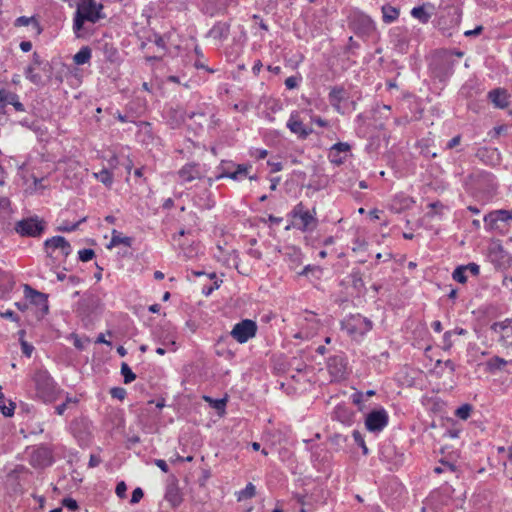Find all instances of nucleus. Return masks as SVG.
<instances>
[{
    "label": "nucleus",
    "instance_id": "nucleus-1",
    "mask_svg": "<svg viewBox=\"0 0 512 512\" xmlns=\"http://www.w3.org/2000/svg\"><path fill=\"white\" fill-rule=\"evenodd\" d=\"M103 8V5L96 0H79L73 18V31L76 37L82 36L86 22L95 24L106 17Z\"/></svg>",
    "mask_w": 512,
    "mask_h": 512
},
{
    "label": "nucleus",
    "instance_id": "nucleus-2",
    "mask_svg": "<svg viewBox=\"0 0 512 512\" xmlns=\"http://www.w3.org/2000/svg\"><path fill=\"white\" fill-rule=\"evenodd\" d=\"M36 397L44 403L55 402L61 389L50 373L45 369H38L32 376Z\"/></svg>",
    "mask_w": 512,
    "mask_h": 512
},
{
    "label": "nucleus",
    "instance_id": "nucleus-3",
    "mask_svg": "<svg viewBox=\"0 0 512 512\" xmlns=\"http://www.w3.org/2000/svg\"><path fill=\"white\" fill-rule=\"evenodd\" d=\"M340 327L351 340L361 342L373 329V322L359 313L349 314L342 319Z\"/></svg>",
    "mask_w": 512,
    "mask_h": 512
},
{
    "label": "nucleus",
    "instance_id": "nucleus-4",
    "mask_svg": "<svg viewBox=\"0 0 512 512\" xmlns=\"http://www.w3.org/2000/svg\"><path fill=\"white\" fill-rule=\"evenodd\" d=\"M289 216L292 218V227L303 233L314 231L319 224L316 208L308 209L303 202L297 203Z\"/></svg>",
    "mask_w": 512,
    "mask_h": 512
},
{
    "label": "nucleus",
    "instance_id": "nucleus-5",
    "mask_svg": "<svg viewBox=\"0 0 512 512\" xmlns=\"http://www.w3.org/2000/svg\"><path fill=\"white\" fill-rule=\"evenodd\" d=\"M349 26L357 36L368 38L376 30L372 18L359 10H354L349 15Z\"/></svg>",
    "mask_w": 512,
    "mask_h": 512
},
{
    "label": "nucleus",
    "instance_id": "nucleus-6",
    "mask_svg": "<svg viewBox=\"0 0 512 512\" xmlns=\"http://www.w3.org/2000/svg\"><path fill=\"white\" fill-rule=\"evenodd\" d=\"M238 5V0H200L199 9L204 15L215 17L227 14L229 8H236Z\"/></svg>",
    "mask_w": 512,
    "mask_h": 512
},
{
    "label": "nucleus",
    "instance_id": "nucleus-7",
    "mask_svg": "<svg viewBox=\"0 0 512 512\" xmlns=\"http://www.w3.org/2000/svg\"><path fill=\"white\" fill-rule=\"evenodd\" d=\"M258 326L254 320L243 319L236 323L231 332V337L239 344H244L257 334Z\"/></svg>",
    "mask_w": 512,
    "mask_h": 512
},
{
    "label": "nucleus",
    "instance_id": "nucleus-8",
    "mask_svg": "<svg viewBox=\"0 0 512 512\" xmlns=\"http://www.w3.org/2000/svg\"><path fill=\"white\" fill-rule=\"evenodd\" d=\"M14 229L22 237H39L45 230V222L38 217H30L18 221Z\"/></svg>",
    "mask_w": 512,
    "mask_h": 512
},
{
    "label": "nucleus",
    "instance_id": "nucleus-9",
    "mask_svg": "<svg viewBox=\"0 0 512 512\" xmlns=\"http://www.w3.org/2000/svg\"><path fill=\"white\" fill-rule=\"evenodd\" d=\"M300 330L294 335L298 339H310L321 329L322 324L313 312H306L299 322Z\"/></svg>",
    "mask_w": 512,
    "mask_h": 512
},
{
    "label": "nucleus",
    "instance_id": "nucleus-10",
    "mask_svg": "<svg viewBox=\"0 0 512 512\" xmlns=\"http://www.w3.org/2000/svg\"><path fill=\"white\" fill-rule=\"evenodd\" d=\"M23 290L24 298L30 305L35 306L41 312V315L48 313L49 305L46 294L33 289L28 284L23 285Z\"/></svg>",
    "mask_w": 512,
    "mask_h": 512
},
{
    "label": "nucleus",
    "instance_id": "nucleus-11",
    "mask_svg": "<svg viewBox=\"0 0 512 512\" xmlns=\"http://www.w3.org/2000/svg\"><path fill=\"white\" fill-rule=\"evenodd\" d=\"M455 61L451 59V53H441L439 63L432 66V73L434 77L440 81L448 79L454 71Z\"/></svg>",
    "mask_w": 512,
    "mask_h": 512
},
{
    "label": "nucleus",
    "instance_id": "nucleus-12",
    "mask_svg": "<svg viewBox=\"0 0 512 512\" xmlns=\"http://www.w3.org/2000/svg\"><path fill=\"white\" fill-rule=\"evenodd\" d=\"M388 413L384 408L369 412L365 419V427L370 432H380L388 425Z\"/></svg>",
    "mask_w": 512,
    "mask_h": 512
},
{
    "label": "nucleus",
    "instance_id": "nucleus-13",
    "mask_svg": "<svg viewBox=\"0 0 512 512\" xmlns=\"http://www.w3.org/2000/svg\"><path fill=\"white\" fill-rule=\"evenodd\" d=\"M177 177L181 185L190 183L194 180H200L204 177V170L201 165L196 162H189L183 165L177 171Z\"/></svg>",
    "mask_w": 512,
    "mask_h": 512
},
{
    "label": "nucleus",
    "instance_id": "nucleus-14",
    "mask_svg": "<svg viewBox=\"0 0 512 512\" xmlns=\"http://www.w3.org/2000/svg\"><path fill=\"white\" fill-rule=\"evenodd\" d=\"M44 248L45 252L49 256H52L56 250H59L62 257L67 258L72 252L70 243L62 236H54L46 239L44 242Z\"/></svg>",
    "mask_w": 512,
    "mask_h": 512
},
{
    "label": "nucleus",
    "instance_id": "nucleus-15",
    "mask_svg": "<svg viewBox=\"0 0 512 512\" xmlns=\"http://www.w3.org/2000/svg\"><path fill=\"white\" fill-rule=\"evenodd\" d=\"M286 126L291 133L295 134L299 139L302 140H305L313 132L310 127L306 126L302 122L299 112L297 111L291 112Z\"/></svg>",
    "mask_w": 512,
    "mask_h": 512
},
{
    "label": "nucleus",
    "instance_id": "nucleus-16",
    "mask_svg": "<svg viewBox=\"0 0 512 512\" xmlns=\"http://www.w3.org/2000/svg\"><path fill=\"white\" fill-rule=\"evenodd\" d=\"M448 20L445 15H441L438 25L443 31H450L456 28L461 21L462 12L457 6H451L447 10Z\"/></svg>",
    "mask_w": 512,
    "mask_h": 512
},
{
    "label": "nucleus",
    "instance_id": "nucleus-17",
    "mask_svg": "<svg viewBox=\"0 0 512 512\" xmlns=\"http://www.w3.org/2000/svg\"><path fill=\"white\" fill-rule=\"evenodd\" d=\"M499 221L500 222L512 221V209L511 210H505V209L494 210L484 216V222L488 226L489 229H497L498 228L497 223Z\"/></svg>",
    "mask_w": 512,
    "mask_h": 512
},
{
    "label": "nucleus",
    "instance_id": "nucleus-18",
    "mask_svg": "<svg viewBox=\"0 0 512 512\" xmlns=\"http://www.w3.org/2000/svg\"><path fill=\"white\" fill-rule=\"evenodd\" d=\"M350 149L351 146L347 142H338L332 145L328 156L331 163L336 165L343 164Z\"/></svg>",
    "mask_w": 512,
    "mask_h": 512
},
{
    "label": "nucleus",
    "instance_id": "nucleus-19",
    "mask_svg": "<svg viewBox=\"0 0 512 512\" xmlns=\"http://www.w3.org/2000/svg\"><path fill=\"white\" fill-rule=\"evenodd\" d=\"M348 98L347 92L342 86H334L328 94L330 105L338 112L343 113L341 103Z\"/></svg>",
    "mask_w": 512,
    "mask_h": 512
},
{
    "label": "nucleus",
    "instance_id": "nucleus-20",
    "mask_svg": "<svg viewBox=\"0 0 512 512\" xmlns=\"http://www.w3.org/2000/svg\"><path fill=\"white\" fill-rule=\"evenodd\" d=\"M230 22L217 21L208 31L207 36L214 40L223 42L228 39L230 34Z\"/></svg>",
    "mask_w": 512,
    "mask_h": 512
},
{
    "label": "nucleus",
    "instance_id": "nucleus-21",
    "mask_svg": "<svg viewBox=\"0 0 512 512\" xmlns=\"http://www.w3.org/2000/svg\"><path fill=\"white\" fill-rule=\"evenodd\" d=\"M8 104L12 105L16 111H25V107L19 101V96L16 93L0 88V108H4Z\"/></svg>",
    "mask_w": 512,
    "mask_h": 512
},
{
    "label": "nucleus",
    "instance_id": "nucleus-22",
    "mask_svg": "<svg viewBox=\"0 0 512 512\" xmlns=\"http://www.w3.org/2000/svg\"><path fill=\"white\" fill-rule=\"evenodd\" d=\"M328 369L335 379H342L346 374V361L341 356H335L329 359Z\"/></svg>",
    "mask_w": 512,
    "mask_h": 512
},
{
    "label": "nucleus",
    "instance_id": "nucleus-23",
    "mask_svg": "<svg viewBox=\"0 0 512 512\" xmlns=\"http://www.w3.org/2000/svg\"><path fill=\"white\" fill-rule=\"evenodd\" d=\"M53 462L52 453L48 448H38L34 451L31 463L33 466L45 467L50 466Z\"/></svg>",
    "mask_w": 512,
    "mask_h": 512
},
{
    "label": "nucleus",
    "instance_id": "nucleus-24",
    "mask_svg": "<svg viewBox=\"0 0 512 512\" xmlns=\"http://www.w3.org/2000/svg\"><path fill=\"white\" fill-rule=\"evenodd\" d=\"M414 200L412 197L400 193L395 195L391 202V209L396 213H401L404 210L410 209L414 205Z\"/></svg>",
    "mask_w": 512,
    "mask_h": 512
},
{
    "label": "nucleus",
    "instance_id": "nucleus-25",
    "mask_svg": "<svg viewBox=\"0 0 512 512\" xmlns=\"http://www.w3.org/2000/svg\"><path fill=\"white\" fill-rule=\"evenodd\" d=\"M509 95L505 89L497 88L493 89L488 93V99L497 108H506L508 106Z\"/></svg>",
    "mask_w": 512,
    "mask_h": 512
},
{
    "label": "nucleus",
    "instance_id": "nucleus-26",
    "mask_svg": "<svg viewBox=\"0 0 512 512\" xmlns=\"http://www.w3.org/2000/svg\"><path fill=\"white\" fill-rule=\"evenodd\" d=\"M394 48L400 53H406L409 46V38L406 32L401 30L395 31L392 35Z\"/></svg>",
    "mask_w": 512,
    "mask_h": 512
},
{
    "label": "nucleus",
    "instance_id": "nucleus-27",
    "mask_svg": "<svg viewBox=\"0 0 512 512\" xmlns=\"http://www.w3.org/2000/svg\"><path fill=\"white\" fill-rule=\"evenodd\" d=\"M237 164H235L233 161L229 160H222L219 166L217 167V170L219 171V174L216 175L215 180H220L223 178H228V176H225V174H230L231 171L235 169ZM214 179H209V184L211 185L213 183Z\"/></svg>",
    "mask_w": 512,
    "mask_h": 512
},
{
    "label": "nucleus",
    "instance_id": "nucleus-28",
    "mask_svg": "<svg viewBox=\"0 0 512 512\" xmlns=\"http://www.w3.org/2000/svg\"><path fill=\"white\" fill-rule=\"evenodd\" d=\"M251 169V165L247 164H237L235 169L230 172V174H225L229 179L234 181H242L248 176V172Z\"/></svg>",
    "mask_w": 512,
    "mask_h": 512
},
{
    "label": "nucleus",
    "instance_id": "nucleus-29",
    "mask_svg": "<svg viewBox=\"0 0 512 512\" xmlns=\"http://www.w3.org/2000/svg\"><path fill=\"white\" fill-rule=\"evenodd\" d=\"M382 19L383 22L390 24L396 21L399 17L400 11L398 8L391 5H383L382 8Z\"/></svg>",
    "mask_w": 512,
    "mask_h": 512
},
{
    "label": "nucleus",
    "instance_id": "nucleus-30",
    "mask_svg": "<svg viewBox=\"0 0 512 512\" xmlns=\"http://www.w3.org/2000/svg\"><path fill=\"white\" fill-rule=\"evenodd\" d=\"M119 245H124V246L130 247L132 245V239L130 237L123 236L117 230H113L110 243L108 244L107 247L112 248V247H116Z\"/></svg>",
    "mask_w": 512,
    "mask_h": 512
},
{
    "label": "nucleus",
    "instance_id": "nucleus-31",
    "mask_svg": "<svg viewBox=\"0 0 512 512\" xmlns=\"http://www.w3.org/2000/svg\"><path fill=\"white\" fill-rule=\"evenodd\" d=\"M410 14L422 24L428 23L431 18V13L426 11L425 5L413 7Z\"/></svg>",
    "mask_w": 512,
    "mask_h": 512
},
{
    "label": "nucleus",
    "instance_id": "nucleus-32",
    "mask_svg": "<svg viewBox=\"0 0 512 512\" xmlns=\"http://www.w3.org/2000/svg\"><path fill=\"white\" fill-rule=\"evenodd\" d=\"M91 56H92L91 49L88 46H83L74 55L73 61L76 65H84L90 61Z\"/></svg>",
    "mask_w": 512,
    "mask_h": 512
},
{
    "label": "nucleus",
    "instance_id": "nucleus-33",
    "mask_svg": "<svg viewBox=\"0 0 512 512\" xmlns=\"http://www.w3.org/2000/svg\"><path fill=\"white\" fill-rule=\"evenodd\" d=\"M334 418L344 424H350L352 421V414L345 406L338 405L334 409Z\"/></svg>",
    "mask_w": 512,
    "mask_h": 512
},
{
    "label": "nucleus",
    "instance_id": "nucleus-34",
    "mask_svg": "<svg viewBox=\"0 0 512 512\" xmlns=\"http://www.w3.org/2000/svg\"><path fill=\"white\" fill-rule=\"evenodd\" d=\"M31 24L33 25V27L37 31V33L40 34L41 33L40 25L34 17L20 16L14 22V26H16V27L28 26Z\"/></svg>",
    "mask_w": 512,
    "mask_h": 512
},
{
    "label": "nucleus",
    "instance_id": "nucleus-35",
    "mask_svg": "<svg viewBox=\"0 0 512 512\" xmlns=\"http://www.w3.org/2000/svg\"><path fill=\"white\" fill-rule=\"evenodd\" d=\"M93 175L98 181L107 187H110L113 183V173L108 169L104 168L101 171L94 173Z\"/></svg>",
    "mask_w": 512,
    "mask_h": 512
},
{
    "label": "nucleus",
    "instance_id": "nucleus-36",
    "mask_svg": "<svg viewBox=\"0 0 512 512\" xmlns=\"http://www.w3.org/2000/svg\"><path fill=\"white\" fill-rule=\"evenodd\" d=\"M256 494V487L252 483H248L246 487L236 493L237 500L243 501L254 497Z\"/></svg>",
    "mask_w": 512,
    "mask_h": 512
},
{
    "label": "nucleus",
    "instance_id": "nucleus-37",
    "mask_svg": "<svg viewBox=\"0 0 512 512\" xmlns=\"http://www.w3.org/2000/svg\"><path fill=\"white\" fill-rule=\"evenodd\" d=\"M506 364L507 361L499 356H494L486 362L487 369L491 372L501 370Z\"/></svg>",
    "mask_w": 512,
    "mask_h": 512
},
{
    "label": "nucleus",
    "instance_id": "nucleus-38",
    "mask_svg": "<svg viewBox=\"0 0 512 512\" xmlns=\"http://www.w3.org/2000/svg\"><path fill=\"white\" fill-rule=\"evenodd\" d=\"M457 470L456 468V465L452 462H449V461H445L443 459H441L439 461V465H437L436 467H434L433 471L434 473L436 474H441V473H444V472H451V473H455Z\"/></svg>",
    "mask_w": 512,
    "mask_h": 512
},
{
    "label": "nucleus",
    "instance_id": "nucleus-39",
    "mask_svg": "<svg viewBox=\"0 0 512 512\" xmlns=\"http://www.w3.org/2000/svg\"><path fill=\"white\" fill-rule=\"evenodd\" d=\"M24 75L26 79H28L31 83L35 85H39L42 82L41 75L35 72V68L33 65H29L25 68Z\"/></svg>",
    "mask_w": 512,
    "mask_h": 512
},
{
    "label": "nucleus",
    "instance_id": "nucleus-40",
    "mask_svg": "<svg viewBox=\"0 0 512 512\" xmlns=\"http://www.w3.org/2000/svg\"><path fill=\"white\" fill-rule=\"evenodd\" d=\"M121 375L123 376L125 384H129L136 379L135 373L131 370L129 365L125 362H123L121 364Z\"/></svg>",
    "mask_w": 512,
    "mask_h": 512
},
{
    "label": "nucleus",
    "instance_id": "nucleus-41",
    "mask_svg": "<svg viewBox=\"0 0 512 512\" xmlns=\"http://www.w3.org/2000/svg\"><path fill=\"white\" fill-rule=\"evenodd\" d=\"M350 279L353 288L361 290L364 288V281L362 279V273L360 270H353L350 274Z\"/></svg>",
    "mask_w": 512,
    "mask_h": 512
},
{
    "label": "nucleus",
    "instance_id": "nucleus-42",
    "mask_svg": "<svg viewBox=\"0 0 512 512\" xmlns=\"http://www.w3.org/2000/svg\"><path fill=\"white\" fill-rule=\"evenodd\" d=\"M472 409V405L463 404L455 410L454 414L461 420H467L471 415Z\"/></svg>",
    "mask_w": 512,
    "mask_h": 512
},
{
    "label": "nucleus",
    "instance_id": "nucleus-43",
    "mask_svg": "<svg viewBox=\"0 0 512 512\" xmlns=\"http://www.w3.org/2000/svg\"><path fill=\"white\" fill-rule=\"evenodd\" d=\"M467 271L464 266H458L452 273V278L458 283L465 284L467 282Z\"/></svg>",
    "mask_w": 512,
    "mask_h": 512
},
{
    "label": "nucleus",
    "instance_id": "nucleus-44",
    "mask_svg": "<svg viewBox=\"0 0 512 512\" xmlns=\"http://www.w3.org/2000/svg\"><path fill=\"white\" fill-rule=\"evenodd\" d=\"M511 324H512V318H507L503 321L494 322L490 328L495 333H501L504 330H506L509 326H511Z\"/></svg>",
    "mask_w": 512,
    "mask_h": 512
},
{
    "label": "nucleus",
    "instance_id": "nucleus-45",
    "mask_svg": "<svg viewBox=\"0 0 512 512\" xmlns=\"http://www.w3.org/2000/svg\"><path fill=\"white\" fill-rule=\"evenodd\" d=\"M204 400L208 402L213 408L218 411H224L226 407V399H213L211 397L205 396Z\"/></svg>",
    "mask_w": 512,
    "mask_h": 512
},
{
    "label": "nucleus",
    "instance_id": "nucleus-46",
    "mask_svg": "<svg viewBox=\"0 0 512 512\" xmlns=\"http://www.w3.org/2000/svg\"><path fill=\"white\" fill-rule=\"evenodd\" d=\"M352 436H353L355 443L358 444L362 448L363 454L367 455L369 451L365 444L362 434L358 430H354L352 433Z\"/></svg>",
    "mask_w": 512,
    "mask_h": 512
},
{
    "label": "nucleus",
    "instance_id": "nucleus-47",
    "mask_svg": "<svg viewBox=\"0 0 512 512\" xmlns=\"http://www.w3.org/2000/svg\"><path fill=\"white\" fill-rule=\"evenodd\" d=\"M95 256V252L93 249H82L78 252V257L82 262H88L92 260Z\"/></svg>",
    "mask_w": 512,
    "mask_h": 512
},
{
    "label": "nucleus",
    "instance_id": "nucleus-48",
    "mask_svg": "<svg viewBox=\"0 0 512 512\" xmlns=\"http://www.w3.org/2000/svg\"><path fill=\"white\" fill-rule=\"evenodd\" d=\"M110 394L112 396V398H115V399H118V400H124L126 395H127V392L124 388L122 387H113L111 390H110Z\"/></svg>",
    "mask_w": 512,
    "mask_h": 512
},
{
    "label": "nucleus",
    "instance_id": "nucleus-49",
    "mask_svg": "<svg viewBox=\"0 0 512 512\" xmlns=\"http://www.w3.org/2000/svg\"><path fill=\"white\" fill-rule=\"evenodd\" d=\"M300 81H301L300 76H290V77L286 78L285 86L287 89H295L299 86Z\"/></svg>",
    "mask_w": 512,
    "mask_h": 512
},
{
    "label": "nucleus",
    "instance_id": "nucleus-50",
    "mask_svg": "<svg viewBox=\"0 0 512 512\" xmlns=\"http://www.w3.org/2000/svg\"><path fill=\"white\" fill-rule=\"evenodd\" d=\"M62 505L70 511H76L78 509V503L75 499L67 497L62 500Z\"/></svg>",
    "mask_w": 512,
    "mask_h": 512
},
{
    "label": "nucleus",
    "instance_id": "nucleus-51",
    "mask_svg": "<svg viewBox=\"0 0 512 512\" xmlns=\"http://www.w3.org/2000/svg\"><path fill=\"white\" fill-rule=\"evenodd\" d=\"M293 498L296 500V502L301 506V509L299 510V512H308L306 510V506L309 504L306 500V496L305 495H302V494H295L293 496Z\"/></svg>",
    "mask_w": 512,
    "mask_h": 512
},
{
    "label": "nucleus",
    "instance_id": "nucleus-52",
    "mask_svg": "<svg viewBox=\"0 0 512 512\" xmlns=\"http://www.w3.org/2000/svg\"><path fill=\"white\" fill-rule=\"evenodd\" d=\"M453 335V331L450 330V331H446L443 335V349L444 350H449L453 343H452V340H451V337Z\"/></svg>",
    "mask_w": 512,
    "mask_h": 512
},
{
    "label": "nucleus",
    "instance_id": "nucleus-53",
    "mask_svg": "<svg viewBox=\"0 0 512 512\" xmlns=\"http://www.w3.org/2000/svg\"><path fill=\"white\" fill-rule=\"evenodd\" d=\"M143 496H144L143 490L138 487L133 490L130 502L132 504L138 503L143 498Z\"/></svg>",
    "mask_w": 512,
    "mask_h": 512
},
{
    "label": "nucleus",
    "instance_id": "nucleus-54",
    "mask_svg": "<svg viewBox=\"0 0 512 512\" xmlns=\"http://www.w3.org/2000/svg\"><path fill=\"white\" fill-rule=\"evenodd\" d=\"M465 270L469 272L473 276H478L480 273V267L476 263H469L467 265H463Z\"/></svg>",
    "mask_w": 512,
    "mask_h": 512
},
{
    "label": "nucleus",
    "instance_id": "nucleus-55",
    "mask_svg": "<svg viewBox=\"0 0 512 512\" xmlns=\"http://www.w3.org/2000/svg\"><path fill=\"white\" fill-rule=\"evenodd\" d=\"M126 490H127V486L126 484L121 481L117 484L116 486V489H115V492H116V495L120 498H124L125 495H126Z\"/></svg>",
    "mask_w": 512,
    "mask_h": 512
},
{
    "label": "nucleus",
    "instance_id": "nucleus-56",
    "mask_svg": "<svg viewBox=\"0 0 512 512\" xmlns=\"http://www.w3.org/2000/svg\"><path fill=\"white\" fill-rule=\"evenodd\" d=\"M0 316L2 318L10 319L11 321H15V322H17L19 320V317L12 310H6L5 312H0Z\"/></svg>",
    "mask_w": 512,
    "mask_h": 512
},
{
    "label": "nucleus",
    "instance_id": "nucleus-57",
    "mask_svg": "<svg viewBox=\"0 0 512 512\" xmlns=\"http://www.w3.org/2000/svg\"><path fill=\"white\" fill-rule=\"evenodd\" d=\"M352 402L356 405L361 404L363 401H365L364 393L357 391L351 395Z\"/></svg>",
    "mask_w": 512,
    "mask_h": 512
},
{
    "label": "nucleus",
    "instance_id": "nucleus-58",
    "mask_svg": "<svg viewBox=\"0 0 512 512\" xmlns=\"http://www.w3.org/2000/svg\"><path fill=\"white\" fill-rule=\"evenodd\" d=\"M461 142V136L460 135H456L454 136L451 140H449L446 144V149H453L455 148L456 146H458Z\"/></svg>",
    "mask_w": 512,
    "mask_h": 512
},
{
    "label": "nucleus",
    "instance_id": "nucleus-59",
    "mask_svg": "<svg viewBox=\"0 0 512 512\" xmlns=\"http://www.w3.org/2000/svg\"><path fill=\"white\" fill-rule=\"evenodd\" d=\"M21 348H22V352L25 356L31 357L33 349H34L32 345L28 344L25 341H22Z\"/></svg>",
    "mask_w": 512,
    "mask_h": 512
},
{
    "label": "nucleus",
    "instance_id": "nucleus-60",
    "mask_svg": "<svg viewBox=\"0 0 512 512\" xmlns=\"http://www.w3.org/2000/svg\"><path fill=\"white\" fill-rule=\"evenodd\" d=\"M154 463L164 473H168L169 472V467H168V465H167L165 460H163V459H155Z\"/></svg>",
    "mask_w": 512,
    "mask_h": 512
},
{
    "label": "nucleus",
    "instance_id": "nucleus-61",
    "mask_svg": "<svg viewBox=\"0 0 512 512\" xmlns=\"http://www.w3.org/2000/svg\"><path fill=\"white\" fill-rule=\"evenodd\" d=\"M194 67L196 69H203L209 73H214L215 70L212 69V68H209L208 66L205 65V63L203 61H201L200 59L196 60L195 63H194Z\"/></svg>",
    "mask_w": 512,
    "mask_h": 512
},
{
    "label": "nucleus",
    "instance_id": "nucleus-62",
    "mask_svg": "<svg viewBox=\"0 0 512 512\" xmlns=\"http://www.w3.org/2000/svg\"><path fill=\"white\" fill-rule=\"evenodd\" d=\"M19 124L23 127H26L28 129H31L33 131H36L38 126L35 122H30L28 119H23L19 122Z\"/></svg>",
    "mask_w": 512,
    "mask_h": 512
},
{
    "label": "nucleus",
    "instance_id": "nucleus-63",
    "mask_svg": "<svg viewBox=\"0 0 512 512\" xmlns=\"http://www.w3.org/2000/svg\"><path fill=\"white\" fill-rule=\"evenodd\" d=\"M79 223H74V224H66V225H63L59 228L60 231H64V232H72L74 230L77 229V227L79 226Z\"/></svg>",
    "mask_w": 512,
    "mask_h": 512
},
{
    "label": "nucleus",
    "instance_id": "nucleus-64",
    "mask_svg": "<svg viewBox=\"0 0 512 512\" xmlns=\"http://www.w3.org/2000/svg\"><path fill=\"white\" fill-rule=\"evenodd\" d=\"M312 122H314L316 125H318L320 127H328V125H329L327 120H325L319 116L313 117Z\"/></svg>",
    "mask_w": 512,
    "mask_h": 512
}]
</instances>
